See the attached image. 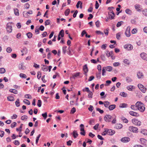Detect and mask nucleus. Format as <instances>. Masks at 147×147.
I'll return each mask as SVG.
<instances>
[{
	"mask_svg": "<svg viewBox=\"0 0 147 147\" xmlns=\"http://www.w3.org/2000/svg\"><path fill=\"white\" fill-rule=\"evenodd\" d=\"M136 105L138 106V110L142 112H143L144 111L145 107L144 105L141 102H137L136 104Z\"/></svg>",
	"mask_w": 147,
	"mask_h": 147,
	"instance_id": "nucleus-1",
	"label": "nucleus"
},
{
	"mask_svg": "<svg viewBox=\"0 0 147 147\" xmlns=\"http://www.w3.org/2000/svg\"><path fill=\"white\" fill-rule=\"evenodd\" d=\"M12 22H9L6 25V29L8 32L10 33L12 32V29L11 24Z\"/></svg>",
	"mask_w": 147,
	"mask_h": 147,
	"instance_id": "nucleus-2",
	"label": "nucleus"
},
{
	"mask_svg": "<svg viewBox=\"0 0 147 147\" xmlns=\"http://www.w3.org/2000/svg\"><path fill=\"white\" fill-rule=\"evenodd\" d=\"M129 130L130 131L134 133H137L138 132V128L133 126H129Z\"/></svg>",
	"mask_w": 147,
	"mask_h": 147,
	"instance_id": "nucleus-3",
	"label": "nucleus"
},
{
	"mask_svg": "<svg viewBox=\"0 0 147 147\" xmlns=\"http://www.w3.org/2000/svg\"><path fill=\"white\" fill-rule=\"evenodd\" d=\"M132 123L135 125L140 126L141 125V122L137 119H133L132 120Z\"/></svg>",
	"mask_w": 147,
	"mask_h": 147,
	"instance_id": "nucleus-4",
	"label": "nucleus"
},
{
	"mask_svg": "<svg viewBox=\"0 0 147 147\" xmlns=\"http://www.w3.org/2000/svg\"><path fill=\"white\" fill-rule=\"evenodd\" d=\"M105 131L106 132L107 134L110 135H112L115 133V131L111 129H105Z\"/></svg>",
	"mask_w": 147,
	"mask_h": 147,
	"instance_id": "nucleus-5",
	"label": "nucleus"
},
{
	"mask_svg": "<svg viewBox=\"0 0 147 147\" xmlns=\"http://www.w3.org/2000/svg\"><path fill=\"white\" fill-rule=\"evenodd\" d=\"M112 116L109 115H106L104 118V119L107 122H109L111 121Z\"/></svg>",
	"mask_w": 147,
	"mask_h": 147,
	"instance_id": "nucleus-6",
	"label": "nucleus"
},
{
	"mask_svg": "<svg viewBox=\"0 0 147 147\" xmlns=\"http://www.w3.org/2000/svg\"><path fill=\"white\" fill-rule=\"evenodd\" d=\"M130 27L129 26H128L126 29V31L125 32V34L126 36L127 37H129L131 35L130 33Z\"/></svg>",
	"mask_w": 147,
	"mask_h": 147,
	"instance_id": "nucleus-7",
	"label": "nucleus"
},
{
	"mask_svg": "<svg viewBox=\"0 0 147 147\" xmlns=\"http://www.w3.org/2000/svg\"><path fill=\"white\" fill-rule=\"evenodd\" d=\"M138 86L142 92L144 93L145 92V87H144L143 85L140 84H138Z\"/></svg>",
	"mask_w": 147,
	"mask_h": 147,
	"instance_id": "nucleus-8",
	"label": "nucleus"
},
{
	"mask_svg": "<svg viewBox=\"0 0 147 147\" xmlns=\"http://www.w3.org/2000/svg\"><path fill=\"white\" fill-rule=\"evenodd\" d=\"M124 48L128 50H130L133 48V46L130 44L125 45L124 46Z\"/></svg>",
	"mask_w": 147,
	"mask_h": 147,
	"instance_id": "nucleus-9",
	"label": "nucleus"
},
{
	"mask_svg": "<svg viewBox=\"0 0 147 147\" xmlns=\"http://www.w3.org/2000/svg\"><path fill=\"white\" fill-rule=\"evenodd\" d=\"M140 140L142 144L144 145L146 147H147V140H146L142 138L140 139Z\"/></svg>",
	"mask_w": 147,
	"mask_h": 147,
	"instance_id": "nucleus-10",
	"label": "nucleus"
},
{
	"mask_svg": "<svg viewBox=\"0 0 147 147\" xmlns=\"http://www.w3.org/2000/svg\"><path fill=\"white\" fill-rule=\"evenodd\" d=\"M140 56L143 59L147 61V55L146 53H141L140 54Z\"/></svg>",
	"mask_w": 147,
	"mask_h": 147,
	"instance_id": "nucleus-11",
	"label": "nucleus"
},
{
	"mask_svg": "<svg viewBox=\"0 0 147 147\" xmlns=\"http://www.w3.org/2000/svg\"><path fill=\"white\" fill-rule=\"evenodd\" d=\"M130 140L129 138L128 137H125L122 138L121 140V141L123 142L126 143L129 142Z\"/></svg>",
	"mask_w": 147,
	"mask_h": 147,
	"instance_id": "nucleus-12",
	"label": "nucleus"
},
{
	"mask_svg": "<svg viewBox=\"0 0 147 147\" xmlns=\"http://www.w3.org/2000/svg\"><path fill=\"white\" fill-rule=\"evenodd\" d=\"M83 70L84 71V74L86 76V73L88 71V69L87 67V64H86L84 65L83 67Z\"/></svg>",
	"mask_w": 147,
	"mask_h": 147,
	"instance_id": "nucleus-13",
	"label": "nucleus"
},
{
	"mask_svg": "<svg viewBox=\"0 0 147 147\" xmlns=\"http://www.w3.org/2000/svg\"><path fill=\"white\" fill-rule=\"evenodd\" d=\"M129 114L133 116L138 117L139 116V115L138 113L132 111H130L129 112Z\"/></svg>",
	"mask_w": 147,
	"mask_h": 147,
	"instance_id": "nucleus-14",
	"label": "nucleus"
},
{
	"mask_svg": "<svg viewBox=\"0 0 147 147\" xmlns=\"http://www.w3.org/2000/svg\"><path fill=\"white\" fill-rule=\"evenodd\" d=\"M42 67H41L42 69L44 71H47L48 70L47 66L45 65H41Z\"/></svg>",
	"mask_w": 147,
	"mask_h": 147,
	"instance_id": "nucleus-15",
	"label": "nucleus"
},
{
	"mask_svg": "<svg viewBox=\"0 0 147 147\" xmlns=\"http://www.w3.org/2000/svg\"><path fill=\"white\" fill-rule=\"evenodd\" d=\"M116 105H109L108 108L110 111H112L115 108Z\"/></svg>",
	"mask_w": 147,
	"mask_h": 147,
	"instance_id": "nucleus-16",
	"label": "nucleus"
},
{
	"mask_svg": "<svg viewBox=\"0 0 147 147\" xmlns=\"http://www.w3.org/2000/svg\"><path fill=\"white\" fill-rule=\"evenodd\" d=\"M79 5H80V9H82V3L80 1H79L76 5V6L77 8H78L79 7Z\"/></svg>",
	"mask_w": 147,
	"mask_h": 147,
	"instance_id": "nucleus-17",
	"label": "nucleus"
},
{
	"mask_svg": "<svg viewBox=\"0 0 147 147\" xmlns=\"http://www.w3.org/2000/svg\"><path fill=\"white\" fill-rule=\"evenodd\" d=\"M64 31L63 29L61 30L59 32L58 35L59 36H61V37L64 36Z\"/></svg>",
	"mask_w": 147,
	"mask_h": 147,
	"instance_id": "nucleus-18",
	"label": "nucleus"
},
{
	"mask_svg": "<svg viewBox=\"0 0 147 147\" xmlns=\"http://www.w3.org/2000/svg\"><path fill=\"white\" fill-rule=\"evenodd\" d=\"M73 135L74 138H76L78 136V135L77 131L74 130L73 131Z\"/></svg>",
	"mask_w": 147,
	"mask_h": 147,
	"instance_id": "nucleus-19",
	"label": "nucleus"
},
{
	"mask_svg": "<svg viewBox=\"0 0 147 147\" xmlns=\"http://www.w3.org/2000/svg\"><path fill=\"white\" fill-rule=\"evenodd\" d=\"M110 102L107 101H105L104 102V105L106 108H108Z\"/></svg>",
	"mask_w": 147,
	"mask_h": 147,
	"instance_id": "nucleus-20",
	"label": "nucleus"
},
{
	"mask_svg": "<svg viewBox=\"0 0 147 147\" xmlns=\"http://www.w3.org/2000/svg\"><path fill=\"white\" fill-rule=\"evenodd\" d=\"M131 108L134 111H137L138 110V106L136 105H131Z\"/></svg>",
	"mask_w": 147,
	"mask_h": 147,
	"instance_id": "nucleus-21",
	"label": "nucleus"
},
{
	"mask_svg": "<svg viewBox=\"0 0 147 147\" xmlns=\"http://www.w3.org/2000/svg\"><path fill=\"white\" fill-rule=\"evenodd\" d=\"M80 73V72H77L73 75L72 78L75 79L76 77L79 76Z\"/></svg>",
	"mask_w": 147,
	"mask_h": 147,
	"instance_id": "nucleus-22",
	"label": "nucleus"
},
{
	"mask_svg": "<svg viewBox=\"0 0 147 147\" xmlns=\"http://www.w3.org/2000/svg\"><path fill=\"white\" fill-rule=\"evenodd\" d=\"M114 8V7H109L108 8V9L109 10H110V12L109 13H110V14L112 13L113 14V15H115V14L113 12V10L112 9H113Z\"/></svg>",
	"mask_w": 147,
	"mask_h": 147,
	"instance_id": "nucleus-23",
	"label": "nucleus"
},
{
	"mask_svg": "<svg viewBox=\"0 0 147 147\" xmlns=\"http://www.w3.org/2000/svg\"><path fill=\"white\" fill-rule=\"evenodd\" d=\"M9 91L11 93H13L15 94H17L18 91L17 90L14 89H10L9 90Z\"/></svg>",
	"mask_w": 147,
	"mask_h": 147,
	"instance_id": "nucleus-24",
	"label": "nucleus"
},
{
	"mask_svg": "<svg viewBox=\"0 0 147 147\" xmlns=\"http://www.w3.org/2000/svg\"><path fill=\"white\" fill-rule=\"evenodd\" d=\"M120 95L123 97H125L127 96V94L126 93L124 92H121L120 93Z\"/></svg>",
	"mask_w": 147,
	"mask_h": 147,
	"instance_id": "nucleus-25",
	"label": "nucleus"
},
{
	"mask_svg": "<svg viewBox=\"0 0 147 147\" xmlns=\"http://www.w3.org/2000/svg\"><path fill=\"white\" fill-rule=\"evenodd\" d=\"M135 8L137 10V11H141V9H139L140 8V6L138 4H136L135 5Z\"/></svg>",
	"mask_w": 147,
	"mask_h": 147,
	"instance_id": "nucleus-26",
	"label": "nucleus"
},
{
	"mask_svg": "<svg viewBox=\"0 0 147 147\" xmlns=\"http://www.w3.org/2000/svg\"><path fill=\"white\" fill-rule=\"evenodd\" d=\"M125 12L129 15H131L132 13L131 11L129 9H127L125 10Z\"/></svg>",
	"mask_w": 147,
	"mask_h": 147,
	"instance_id": "nucleus-27",
	"label": "nucleus"
},
{
	"mask_svg": "<svg viewBox=\"0 0 147 147\" xmlns=\"http://www.w3.org/2000/svg\"><path fill=\"white\" fill-rule=\"evenodd\" d=\"M105 69L106 70L109 71H111L112 70V68L110 66H108L105 67Z\"/></svg>",
	"mask_w": 147,
	"mask_h": 147,
	"instance_id": "nucleus-28",
	"label": "nucleus"
},
{
	"mask_svg": "<svg viewBox=\"0 0 147 147\" xmlns=\"http://www.w3.org/2000/svg\"><path fill=\"white\" fill-rule=\"evenodd\" d=\"M26 35L29 38H31L32 37V34L30 32H28L26 34Z\"/></svg>",
	"mask_w": 147,
	"mask_h": 147,
	"instance_id": "nucleus-29",
	"label": "nucleus"
},
{
	"mask_svg": "<svg viewBox=\"0 0 147 147\" xmlns=\"http://www.w3.org/2000/svg\"><path fill=\"white\" fill-rule=\"evenodd\" d=\"M127 105L125 103H121L119 105V107L121 108H125L126 107Z\"/></svg>",
	"mask_w": 147,
	"mask_h": 147,
	"instance_id": "nucleus-30",
	"label": "nucleus"
},
{
	"mask_svg": "<svg viewBox=\"0 0 147 147\" xmlns=\"http://www.w3.org/2000/svg\"><path fill=\"white\" fill-rule=\"evenodd\" d=\"M14 13L15 15L17 16H18L19 15V10L17 9H14Z\"/></svg>",
	"mask_w": 147,
	"mask_h": 147,
	"instance_id": "nucleus-31",
	"label": "nucleus"
},
{
	"mask_svg": "<svg viewBox=\"0 0 147 147\" xmlns=\"http://www.w3.org/2000/svg\"><path fill=\"white\" fill-rule=\"evenodd\" d=\"M23 64L21 63L19 65V69L24 70L25 69V67L23 66Z\"/></svg>",
	"mask_w": 147,
	"mask_h": 147,
	"instance_id": "nucleus-32",
	"label": "nucleus"
},
{
	"mask_svg": "<svg viewBox=\"0 0 147 147\" xmlns=\"http://www.w3.org/2000/svg\"><path fill=\"white\" fill-rule=\"evenodd\" d=\"M7 100L10 101H13L14 100V98L13 96H8L7 97Z\"/></svg>",
	"mask_w": 147,
	"mask_h": 147,
	"instance_id": "nucleus-33",
	"label": "nucleus"
},
{
	"mask_svg": "<svg viewBox=\"0 0 147 147\" xmlns=\"http://www.w3.org/2000/svg\"><path fill=\"white\" fill-rule=\"evenodd\" d=\"M20 102H19V99H17L15 102V105L17 107H19L20 106Z\"/></svg>",
	"mask_w": 147,
	"mask_h": 147,
	"instance_id": "nucleus-34",
	"label": "nucleus"
},
{
	"mask_svg": "<svg viewBox=\"0 0 147 147\" xmlns=\"http://www.w3.org/2000/svg\"><path fill=\"white\" fill-rule=\"evenodd\" d=\"M23 16L25 18H27L29 16L28 13L26 11H24L23 13Z\"/></svg>",
	"mask_w": 147,
	"mask_h": 147,
	"instance_id": "nucleus-35",
	"label": "nucleus"
},
{
	"mask_svg": "<svg viewBox=\"0 0 147 147\" xmlns=\"http://www.w3.org/2000/svg\"><path fill=\"white\" fill-rule=\"evenodd\" d=\"M141 132L144 135H147V130L146 129H143L142 130Z\"/></svg>",
	"mask_w": 147,
	"mask_h": 147,
	"instance_id": "nucleus-36",
	"label": "nucleus"
},
{
	"mask_svg": "<svg viewBox=\"0 0 147 147\" xmlns=\"http://www.w3.org/2000/svg\"><path fill=\"white\" fill-rule=\"evenodd\" d=\"M123 127V125L121 124H117L116 125V127L117 129H120L121 128Z\"/></svg>",
	"mask_w": 147,
	"mask_h": 147,
	"instance_id": "nucleus-37",
	"label": "nucleus"
},
{
	"mask_svg": "<svg viewBox=\"0 0 147 147\" xmlns=\"http://www.w3.org/2000/svg\"><path fill=\"white\" fill-rule=\"evenodd\" d=\"M70 12V9H67L65 12V16H67Z\"/></svg>",
	"mask_w": 147,
	"mask_h": 147,
	"instance_id": "nucleus-38",
	"label": "nucleus"
},
{
	"mask_svg": "<svg viewBox=\"0 0 147 147\" xmlns=\"http://www.w3.org/2000/svg\"><path fill=\"white\" fill-rule=\"evenodd\" d=\"M23 102L28 105H29L30 104V102L27 99H24L23 101Z\"/></svg>",
	"mask_w": 147,
	"mask_h": 147,
	"instance_id": "nucleus-39",
	"label": "nucleus"
},
{
	"mask_svg": "<svg viewBox=\"0 0 147 147\" xmlns=\"http://www.w3.org/2000/svg\"><path fill=\"white\" fill-rule=\"evenodd\" d=\"M133 87L134 86H133L130 85L127 86V88L129 90L131 91L133 89Z\"/></svg>",
	"mask_w": 147,
	"mask_h": 147,
	"instance_id": "nucleus-40",
	"label": "nucleus"
},
{
	"mask_svg": "<svg viewBox=\"0 0 147 147\" xmlns=\"http://www.w3.org/2000/svg\"><path fill=\"white\" fill-rule=\"evenodd\" d=\"M5 69L4 68H2L0 69V74H3L5 72Z\"/></svg>",
	"mask_w": 147,
	"mask_h": 147,
	"instance_id": "nucleus-41",
	"label": "nucleus"
},
{
	"mask_svg": "<svg viewBox=\"0 0 147 147\" xmlns=\"http://www.w3.org/2000/svg\"><path fill=\"white\" fill-rule=\"evenodd\" d=\"M121 119L123 121V122L125 123H127L128 122V120L126 118L124 117H121Z\"/></svg>",
	"mask_w": 147,
	"mask_h": 147,
	"instance_id": "nucleus-42",
	"label": "nucleus"
},
{
	"mask_svg": "<svg viewBox=\"0 0 147 147\" xmlns=\"http://www.w3.org/2000/svg\"><path fill=\"white\" fill-rule=\"evenodd\" d=\"M137 75L139 78H141L143 76L142 73H140V72L138 73Z\"/></svg>",
	"mask_w": 147,
	"mask_h": 147,
	"instance_id": "nucleus-43",
	"label": "nucleus"
},
{
	"mask_svg": "<svg viewBox=\"0 0 147 147\" xmlns=\"http://www.w3.org/2000/svg\"><path fill=\"white\" fill-rule=\"evenodd\" d=\"M20 76L21 78H25L27 77V76L25 74L22 73L20 74Z\"/></svg>",
	"mask_w": 147,
	"mask_h": 147,
	"instance_id": "nucleus-44",
	"label": "nucleus"
},
{
	"mask_svg": "<svg viewBox=\"0 0 147 147\" xmlns=\"http://www.w3.org/2000/svg\"><path fill=\"white\" fill-rule=\"evenodd\" d=\"M89 93L88 95V97L90 98H92V97L93 93L91 91H90L89 92H88Z\"/></svg>",
	"mask_w": 147,
	"mask_h": 147,
	"instance_id": "nucleus-45",
	"label": "nucleus"
},
{
	"mask_svg": "<svg viewBox=\"0 0 147 147\" xmlns=\"http://www.w3.org/2000/svg\"><path fill=\"white\" fill-rule=\"evenodd\" d=\"M42 115L44 117L45 119H46L47 116V112H46L42 114Z\"/></svg>",
	"mask_w": 147,
	"mask_h": 147,
	"instance_id": "nucleus-46",
	"label": "nucleus"
},
{
	"mask_svg": "<svg viewBox=\"0 0 147 147\" xmlns=\"http://www.w3.org/2000/svg\"><path fill=\"white\" fill-rule=\"evenodd\" d=\"M142 13L145 16H147V9H145L142 11Z\"/></svg>",
	"mask_w": 147,
	"mask_h": 147,
	"instance_id": "nucleus-47",
	"label": "nucleus"
},
{
	"mask_svg": "<svg viewBox=\"0 0 147 147\" xmlns=\"http://www.w3.org/2000/svg\"><path fill=\"white\" fill-rule=\"evenodd\" d=\"M42 105V101L41 100H39L38 101L37 105L39 107H41Z\"/></svg>",
	"mask_w": 147,
	"mask_h": 147,
	"instance_id": "nucleus-48",
	"label": "nucleus"
},
{
	"mask_svg": "<svg viewBox=\"0 0 147 147\" xmlns=\"http://www.w3.org/2000/svg\"><path fill=\"white\" fill-rule=\"evenodd\" d=\"M41 72L40 71H38V74L37 75V78L39 79L40 78H41Z\"/></svg>",
	"mask_w": 147,
	"mask_h": 147,
	"instance_id": "nucleus-49",
	"label": "nucleus"
},
{
	"mask_svg": "<svg viewBox=\"0 0 147 147\" xmlns=\"http://www.w3.org/2000/svg\"><path fill=\"white\" fill-rule=\"evenodd\" d=\"M80 130L81 131H84V130H85L84 128V125L83 124H81L80 125Z\"/></svg>",
	"mask_w": 147,
	"mask_h": 147,
	"instance_id": "nucleus-50",
	"label": "nucleus"
},
{
	"mask_svg": "<svg viewBox=\"0 0 147 147\" xmlns=\"http://www.w3.org/2000/svg\"><path fill=\"white\" fill-rule=\"evenodd\" d=\"M40 136H41V134H39L38 136L36 137V144H37L38 143V141L39 140V138H40Z\"/></svg>",
	"mask_w": 147,
	"mask_h": 147,
	"instance_id": "nucleus-51",
	"label": "nucleus"
},
{
	"mask_svg": "<svg viewBox=\"0 0 147 147\" xmlns=\"http://www.w3.org/2000/svg\"><path fill=\"white\" fill-rule=\"evenodd\" d=\"M28 117L26 115H23L21 117V119L22 120H26L27 119Z\"/></svg>",
	"mask_w": 147,
	"mask_h": 147,
	"instance_id": "nucleus-52",
	"label": "nucleus"
},
{
	"mask_svg": "<svg viewBox=\"0 0 147 147\" xmlns=\"http://www.w3.org/2000/svg\"><path fill=\"white\" fill-rule=\"evenodd\" d=\"M67 46L63 47L62 48V51L63 53L65 54L66 51Z\"/></svg>",
	"mask_w": 147,
	"mask_h": 147,
	"instance_id": "nucleus-53",
	"label": "nucleus"
},
{
	"mask_svg": "<svg viewBox=\"0 0 147 147\" xmlns=\"http://www.w3.org/2000/svg\"><path fill=\"white\" fill-rule=\"evenodd\" d=\"M126 80L127 82H130L132 81L131 79L129 77H127L126 78Z\"/></svg>",
	"mask_w": 147,
	"mask_h": 147,
	"instance_id": "nucleus-54",
	"label": "nucleus"
},
{
	"mask_svg": "<svg viewBox=\"0 0 147 147\" xmlns=\"http://www.w3.org/2000/svg\"><path fill=\"white\" fill-rule=\"evenodd\" d=\"M107 56L108 57H109L111 56V57H113V55L111 54L108 51H107V53H106Z\"/></svg>",
	"mask_w": 147,
	"mask_h": 147,
	"instance_id": "nucleus-55",
	"label": "nucleus"
},
{
	"mask_svg": "<svg viewBox=\"0 0 147 147\" xmlns=\"http://www.w3.org/2000/svg\"><path fill=\"white\" fill-rule=\"evenodd\" d=\"M108 15L109 17V19H113L114 18V17L115 15H112V14H111L110 13H109Z\"/></svg>",
	"mask_w": 147,
	"mask_h": 147,
	"instance_id": "nucleus-56",
	"label": "nucleus"
},
{
	"mask_svg": "<svg viewBox=\"0 0 147 147\" xmlns=\"http://www.w3.org/2000/svg\"><path fill=\"white\" fill-rule=\"evenodd\" d=\"M123 62L125 64H126L127 65H129L130 64V62L127 59H125L123 61Z\"/></svg>",
	"mask_w": 147,
	"mask_h": 147,
	"instance_id": "nucleus-57",
	"label": "nucleus"
},
{
	"mask_svg": "<svg viewBox=\"0 0 147 147\" xmlns=\"http://www.w3.org/2000/svg\"><path fill=\"white\" fill-rule=\"evenodd\" d=\"M90 90H89L88 88L86 87L83 90V91L84 92L86 91L87 92H89Z\"/></svg>",
	"mask_w": 147,
	"mask_h": 147,
	"instance_id": "nucleus-58",
	"label": "nucleus"
},
{
	"mask_svg": "<svg viewBox=\"0 0 147 147\" xmlns=\"http://www.w3.org/2000/svg\"><path fill=\"white\" fill-rule=\"evenodd\" d=\"M23 125V124H21L19 128H16V131H22V129Z\"/></svg>",
	"mask_w": 147,
	"mask_h": 147,
	"instance_id": "nucleus-59",
	"label": "nucleus"
},
{
	"mask_svg": "<svg viewBox=\"0 0 147 147\" xmlns=\"http://www.w3.org/2000/svg\"><path fill=\"white\" fill-rule=\"evenodd\" d=\"M96 110L99 111V113L101 114H102L104 112V111L103 110H101L99 108H97L96 109Z\"/></svg>",
	"mask_w": 147,
	"mask_h": 147,
	"instance_id": "nucleus-60",
	"label": "nucleus"
},
{
	"mask_svg": "<svg viewBox=\"0 0 147 147\" xmlns=\"http://www.w3.org/2000/svg\"><path fill=\"white\" fill-rule=\"evenodd\" d=\"M12 51V49L10 47H8L6 49L7 52L8 53H10Z\"/></svg>",
	"mask_w": 147,
	"mask_h": 147,
	"instance_id": "nucleus-61",
	"label": "nucleus"
},
{
	"mask_svg": "<svg viewBox=\"0 0 147 147\" xmlns=\"http://www.w3.org/2000/svg\"><path fill=\"white\" fill-rule=\"evenodd\" d=\"M25 96L26 98H27L28 99H29V98L31 99L32 98V97H31V96L29 94H26L25 95Z\"/></svg>",
	"mask_w": 147,
	"mask_h": 147,
	"instance_id": "nucleus-62",
	"label": "nucleus"
},
{
	"mask_svg": "<svg viewBox=\"0 0 147 147\" xmlns=\"http://www.w3.org/2000/svg\"><path fill=\"white\" fill-rule=\"evenodd\" d=\"M72 142H73L72 141L69 140L67 142V145L69 146H70L71 145V143Z\"/></svg>",
	"mask_w": 147,
	"mask_h": 147,
	"instance_id": "nucleus-63",
	"label": "nucleus"
},
{
	"mask_svg": "<svg viewBox=\"0 0 147 147\" xmlns=\"http://www.w3.org/2000/svg\"><path fill=\"white\" fill-rule=\"evenodd\" d=\"M76 111V109L75 107L73 108L71 111V113L74 114L75 113Z\"/></svg>",
	"mask_w": 147,
	"mask_h": 147,
	"instance_id": "nucleus-64",
	"label": "nucleus"
}]
</instances>
